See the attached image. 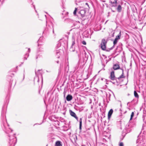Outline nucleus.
I'll return each instance as SVG.
<instances>
[{"mask_svg": "<svg viewBox=\"0 0 146 146\" xmlns=\"http://www.w3.org/2000/svg\"><path fill=\"white\" fill-rule=\"evenodd\" d=\"M9 125L7 123L6 119L3 121L2 123V127L3 130L5 131L6 133L8 134V136L9 137V143L10 145H13L14 146L17 142V139L15 136V134H10L9 133L10 132L11 133L13 130L9 127Z\"/></svg>", "mask_w": 146, "mask_h": 146, "instance_id": "1", "label": "nucleus"}, {"mask_svg": "<svg viewBox=\"0 0 146 146\" xmlns=\"http://www.w3.org/2000/svg\"><path fill=\"white\" fill-rule=\"evenodd\" d=\"M107 43V42L104 39H103L101 41V42L100 45V47L103 50H106V45Z\"/></svg>", "mask_w": 146, "mask_h": 146, "instance_id": "2", "label": "nucleus"}, {"mask_svg": "<svg viewBox=\"0 0 146 146\" xmlns=\"http://www.w3.org/2000/svg\"><path fill=\"white\" fill-rule=\"evenodd\" d=\"M86 11L84 10H80L79 12L78 13L77 16L79 17H81L83 18L85 16Z\"/></svg>", "mask_w": 146, "mask_h": 146, "instance_id": "3", "label": "nucleus"}, {"mask_svg": "<svg viewBox=\"0 0 146 146\" xmlns=\"http://www.w3.org/2000/svg\"><path fill=\"white\" fill-rule=\"evenodd\" d=\"M118 40L117 38H115V39L113 41V44H114L113 46L112 47H111L109 49H107L106 50V51H109L110 50H112L113 48L114 47V45L115 44H117V43Z\"/></svg>", "mask_w": 146, "mask_h": 146, "instance_id": "4", "label": "nucleus"}, {"mask_svg": "<svg viewBox=\"0 0 146 146\" xmlns=\"http://www.w3.org/2000/svg\"><path fill=\"white\" fill-rule=\"evenodd\" d=\"M70 115L72 117H74L77 121L78 120V118L77 116L76 113L70 110L69 111Z\"/></svg>", "mask_w": 146, "mask_h": 146, "instance_id": "5", "label": "nucleus"}, {"mask_svg": "<svg viewBox=\"0 0 146 146\" xmlns=\"http://www.w3.org/2000/svg\"><path fill=\"white\" fill-rule=\"evenodd\" d=\"M72 45L71 46V48H70V50L74 52V50H73V46L75 44V39L74 38V37H72Z\"/></svg>", "mask_w": 146, "mask_h": 146, "instance_id": "6", "label": "nucleus"}, {"mask_svg": "<svg viewBox=\"0 0 146 146\" xmlns=\"http://www.w3.org/2000/svg\"><path fill=\"white\" fill-rule=\"evenodd\" d=\"M110 79L113 80H115L116 79H115L114 75V72L113 71H112L111 72L110 75Z\"/></svg>", "mask_w": 146, "mask_h": 146, "instance_id": "7", "label": "nucleus"}, {"mask_svg": "<svg viewBox=\"0 0 146 146\" xmlns=\"http://www.w3.org/2000/svg\"><path fill=\"white\" fill-rule=\"evenodd\" d=\"M113 68L114 70H117L120 68V66L118 64H113Z\"/></svg>", "mask_w": 146, "mask_h": 146, "instance_id": "8", "label": "nucleus"}, {"mask_svg": "<svg viewBox=\"0 0 146 146\" xmlns=\"http://www.w3.org/2000/svg\"><path fill=\"white\" fill-rule=\"evenodd\" d=\"M73 98L72 96V95L70 94H68L66 96V100L68 101H71L72 100Z\"/></svg>", "mask_w": 146, "mask_h": 146, "instance_id": "9", "label": "nucleus"}, {"mask_svg": "<svg viewBox=\"0 0 146 146\" xmlns=\"http://www.w3.org/2000/svg\"><path fill=\"white\" fill-rule=\"evenodd\" d=\"M42 70H38L37 72L35 71V73L36 75H37L38 77L39 76L42 77Z\"/></svg>", "mask_w": 146, "mask_h": 146, "instance_id": "10", "label": "nucleus"}, {"mask_svg": "<svg viewBox=\"0 0 146 146\" xmlns=\"http://www.w3.org/2000/svg\"><path fill=\"white\" fill-rule=\"evenodd\" d=\"M55 146H62V143L60 141H57L55 142Z\"/></svg>", "mask_w": 146, "mask_h": 146, "instance_id": "11", "label": "nucleus"}, {"mask_svg": "<svg viewBox=\"0 0 146 146\" xmlns=\"http://www.w3.org/2000/svg\"><path fill=\"white\" fill-rule=\"evenodd\" d=\"M113 110L112 109H111L108 112V119H110L111 117V115L113 113Z\"/></svg>", "mask_w": 146, "mask_h": 146, "instance_id": "12", "label": "nucleus"}, {"mask_svg": "<svg viewBox=\"0 0 146 146\" xmlns=\"http://www.w3.org/2000/svg\"><path fill=\"white\" fill-rule=\"evenodd\" d=\"M111 96V94L109 92L106 93V98L108 102H109V101H108V100L109 101L110 100V98Z\"/></svg>", "mask_w": 146, "mask_h": 146, "instance_id": "13", "label": "nucleus"}, {"mask_svg": "<svg viewBox=\"0 0 146 146\" xmlns=\"http://www.w3.org/2000/svg\"><path fill=\"white\" fill-rule=\"evenodd\" d=\"M122 71V73L121 75L118 78H117L118 79H119L121 78H123L125 77L123 75V69H121Z\"/></svg>", "mask_w": 146, "mask_h": 146, "instance_id": "14", "label": "nucleus"}, {"mask_svg": "<svg viewBox=\"0 0 146 146\" xmlns=\"http://www.w3.org/2000/svg\"><path fill=\"white\" fill-rule=\"evenodd\" d=\"M80 125H79V129L81 130L82 129V118H80Z\"/></svg>", "mask_w": 146, "mask_h": 146, "instance_id": "15", "label": "nucleus"}, {"mask_svg": "<svg viewBox=\"0 0 146 146\" xmlns=\"http://www.w3.org/2000/svg\"><path fill=\"white\" fill-rule=\"evenodd\" d=\"M122 8L120 5H119L117 8V10L119 12H120Z\"/></svg>", "mask_w": 146, "mask_h": 146, "instance_id": "16", "label": "nucleus"}, {"mask_svg": "<svg viewBox=\"0 0 146 146\" xmlns=\"http://www.w3.org/2000/svg\"><path fill=\"white\" fill-rule=\"evenodd\" d=\"M121 35V32L120 31L119 34L116 36L115 38H117L118 40H119L120 38Z\"/></svg>", "mask_w": 146, "mask_h": 146, "instance_id": "17", "label": "nucleus"}, {"mask_svg": "<svg viewBox=\"0 0 146 146\" xmlns=\"http://www.w3.org/2000/svg\"><path fill=\"white\" fill-rule=\"evenodd\" d=\"M134 95L135 97L137 98H139V95L135 91H134Z\"/></svg>", "mask_w": 146, "mask_h": 146, "instance_id": "18", "label": "nucleus"}, {"mask_svg": "<svg viewBox=\"0 0 146 146\" xmlns=\"http://www.w3.org/2000/svg\"><path fill=\"white\" fill-rule=\"evenodd\" d=\"M82 54L85 56V58H86L87 59L88 56H87L86 53L85 51H83V52H82Z\"/></svg>", "mask_w": 146, "mask_h": 146, "instance_id": "19", "label": "nucleus"}, {"mask_svg": "<svg viewBox=\"0 0 146 146\" xmlns=\"http://www.w3.org/2000/svg\"><path fill=\"white\" fill-rule=\"evenodd\" d=\"M29 56V54L28 53H27L24 57V60H26L27 59V58Z\"/></svg>", "mask_w": 146, "mask_h": 146, "instance_id": "20", "label": "nucleus"}, {"mask_svg": "<svg viewBox=\"0 0 146 146\" xmlns=\"http://www.w3.org/2000/svg\"><path fill=\"white\" fill-rule=\"evenodd\" d=\"M134 113L133 112H132L131 113V117H130V120H131L132 119L133 117L134 116Z\"/></svg>", "mask_w": 146, "mask_h": 146, "instance_id": "21", "label": "nucleus"}, {"mask_svg": "<svg viewBox=\"0 0 146 146\" xmlns=\"http://www.w3.org/2000/svg\"><path fill=\"white\" fill-rule=\"evenodd\" d=\"M77 8H75V9L74 11L73 14L74 15H76V11L77 10Z\"/></svg>", "mask_w": 146, "mask_h": 146, "instance_id": "22", "label": "nucleus"}, {"mask_svg": "<svg viewBox=\"0 0 146 146\" xmlns=\"http://www.w3.org/2000/svg\"><path fill=\"white\" fill-rule=\"evenodd\" d=\"M119 146H123V143L122 142L120 143L119 144Z\"/></svg>", "mask_w": 146, "mask_h": 146, "instance_id": "23", "label": "nucleus"}, {"mask_svg": "<svg viewBox=\"0 0 146 146\" xmlns=\"http://www.w3.org/2000/svg\"><path fill=\"white\" fill-rule=\"evenodd\" d=\"M66 21H68L69 22L71 21H72V20L69 19H66Z\"/></svg>", "mask_w": 146, "mask_h": 146, "instance_id": "24", "label": "nucleus"}, {"mask_svg": "<svg viewBox=\"0 0 146 146\" xmlns=\"http://www.w3.org/2000/svg\"><path fill=\"white\" fill-rule=\"evenodd\" d=\"M82 43L84 45H86V42L85 41H83L82 42Z\"/></svg>", "mask_w": 146, "mask_h": 146, "instance_id": "25", "label": "nucleus"}, {"mask_svg": "<svg viewBox=\"0 0 146 146\" xmlns=\"http://www.w3.org/2000/svg\"><path fill=\"white\" fill-rule=\"evenodd\" d=\"M28 51L29 52H30V49L29 48L28 49Z\"/></svg>", "mask_w": 146, "mask_h": 146, "instance_id": "26", "label": "nucleus"}, {"mask_svg": "<svg viewBox=\"0 0 146 146\" xmlns=\"http://www.w3.org/2000/svg\"><path fill=\"white\" fill-rule=\"evenodd\" d=\"M110 3H113V4H115V1L113 2V3L112 2V1H110Z\"/></svg>", "mask_w": 146, "mask_h": 146, "instance_id": "27", "label": "nucleus"}, {"mask_svg": "<svg viewBox=\"0 0 146 146\" xmlns=\"http://www.w3.org/2000/svg\"><path fill=\"white\" fill-rule=\"evenodd\" d=\"M114 1H115V4H116L117 2V0H114Z\"/></svg>", "mask_w": 146, "mask_h": 146, "instance_id": "28", "label": "nucleus"}, {"mask_svg": "<svg viewBox=\"0 0 146 146\" xmlns=\"http://www.w3.org/2000/svg\"><path fill=\"white\" fill-rule=\"evenodd\" d=\"M53 33H54V29L53 27Z\"/></svg>", "mask_w": 146, "mask_h": 146, "instance_id": "29", "label": "nucleus"}, {"mask_svg": "<svg viewBox=\"0 0 146 146\" xmlns=\"http://www.w3.org/2000/svg\"><path fill=\"white\" fill-rule=\"evenodd\" d=\"M64 97H65V92H64Z\"/></svg>", "mask_w": 146, "mask_h": 146, "instance_id": "30", "label": "nucleus"}, {"mask_svg": "<svg viewBox=\"0 0 146 146\" xmlns=\"http://www.w3.org/2000/svg\"><path fill=\"white\" fill-rule=\"evenodd\" d=\"M38 58V56H36V59H37Z\"/></svg>", "mask_w": 146, "mask_h": 146, "instance_id": "31", "label": "nucleus"}, {"mask_svg": "<svg viewBox=\"0 0 146 146\" xmlns=\"http://www.w3.org/2000/svg\"><path fill=\"white\" fill-rule=\"evenodd\" d=\"M86 5H88V3H86Z\"/></svg>", "mask_w": 146, "mask_h": 146, "instance_id": "32", "label": "nucleus"}, {"mask_svg": "<svg viewBox=\"0 0 146 146\" xmlns=\"http://www.w3.org/2000/svg\"><path fill=\"white\" fill-rule=\"evenodd\" d=\"M57 63H59V62H58V61H57Z\"/></svg>", "mask_w": 146, "mask_h": 146, "instance_id": "33", "label": "nucleus"}, {"mask_svg": "<svg viewBox=\"0 0 146 146\" xmlns=\"http://www.w3.org/2000/svg\"><path fill=\"white\" fill-rule=\"evenodd\" d=\"M56 53H57V54H58V53H59V52H56Z\"/></svg>", "mask_w": 146, "mask_h": 146, "instance_id": "34", "label": "nucleus"}, {"mask_svg": "<svg viewBox=\"0 0 146 146\" xmlns=\"http://www.w3.org/2000/svg\"><path fill=\"white\" fill-rule=\"evenodd\" d=\"M105 1H103V2H105Z\"/></svg>", "mask_w": 146, "mask_h": 146, "instance_id": "35", "label": "nucleus"}, {"mask_svg": "<svg viewBox=\"0 0 146 146\" xmlns=\"http://www.w3.org/2000/svg\"><path fill=\"white\" fill-rule=\"evenodd\" d=\"M24 78H24H23V79Z\"/></svg>", "mask_w": 146, "mask_h": 146, "instance_id": "36", "label": "nucleus"}]
</instances>
